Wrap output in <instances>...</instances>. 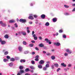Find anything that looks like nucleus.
Masks as SVG:
<instances>
[{
	"label": "nucleus",
	"mask_w": 75,
	"mask_h": 75,
	"mask_svg": "<svg viewBox=\"0 0 75 75\" xmlns=\"http://www.w3.org/2000/svg\"><path fill=\"white\" fill-rule=\"evenodd\" d=\"M19 21L20 22H22V23H26L27 20L25 19H21L19 20Z\"/></svg>",
	"instance_id": "f257e3e1"
},
{
	"label": "nucleus",
	"mask_w": 75,
	"mask_h": 75,
	"mask_svg": "<svg viewBox=\"0 0 75 75\" xmlns=\"http://www.w3.org/2000/svg\"><path fill=\"white\" fill-rule=\"evenodd\" d=\"M0 24L1 25L2 27H6V24L5 23H3L2 21H0Z\"/></svg>",
	"instance_id": "f03ea898"
},
{
	"label": "nucleus",
	"mask_w": 75,
	"mask_h": 75,
	"mask_svg": "<svg viewBox=\"0 0 75 75\" xmlns=\"http://www.w3.org/2000/svg\"><path fill=\"white\" fill-rule=\"evenodd\" d=\"M39 56L37 55L35 57V60L36 61H39Z\"/></svg>",
	"instance_id": "7ed1b4c3"
},
{
	"label": "nucleus",
	"mask_w": 75,
	"mask_h": 75,
	"mask_svg": "<svg viewBox=\"0 0 75 75\" xmlns=\"http://www.w3.org/2000/svg\"><path fill=\"white\" fill-rule=\"evenodd\" d=\"M30 16L28 17V18L29 19H31V20H33L34 19V18L33 17V15L32 14H30Z\"/></svg>",
	"instance_id": "20e7f679"
},
{
	"label": "nucleus",
	"mask_w": 75,
	"mask_h": 75,
	"mask_svg": "<svg viewBox=\"0 0 75 75\" xmlns=\"http://www.w3.org/2000/svg\"><path fill=\"white\" fill-rule=\"evenodd\" d=\"M54 45L57 46H59L61 45V44L59 42H55L54 43Z\"/></svg>",
	"instance_id": "39448f33"
},
{
	"label": "nucleus",
	"mask_w": 75,
	"mask_h": 75,
	"mask_svg": "<svg viewBox=\"0 0 75 75\" xmlns=\"http://www.w3.org/2000/svg\"><path fill=\"white\" fill-rule=\"evenodd\" d=\"M44 63V61L42 60H41L39 62V64L40 65H41V64H43Z\"/></svg>",
	"instance_id": "423d86ee"
},
{
	"label": "nucleus",
	"mask_w": 75,
	"mask_h": 75,
	"mask_svg": "<svg viewBox=\"0 0 75 75\" xmlns=\"http://www.w3.org/2000/svg\"><path fill=\"white\" fill-rule=\"evenodd\" d=\"M18 50H19V51L21 52L23 51V47H22L21 46H19L18 47Z\"/></svg>",
	"instance_id": "0eeeda50"
},
{
	"label": "nucleus",
	"mask_w": 75,
	"mask_h": 75,
	"mask_svg": "<svg viewBox=\"0 0 75 75\" xmlns=\"http://www.w3.org/2000/svg\"><path fill=\"white\" fill-rule=\"evenodd\" d=\"M41 17L42 19H44L45 18V15L44 14H42L41 15Z\"/></svg>",
	"instance_id": "6e6552de"
},
{
	"label": "nucleus",
	"mask_w": 75,
	"mask_h": 75,
	"mask_svg": "<svg viewBox=\"0 0 75 75\" xmlns=\"http://www.w3.org/2000/svg\"><path fill=\"white\" fill-rule=\"evenodd\" d=\"M53 21L54 22V23H55L57 21V18H54L53 19Z\"/></svg>",
	"instance_id": "1a4fd4ad"
},
{
	"label": "nucleus",
	"mask_w": 75,
	"mask_h": 75,
	"mask_svg": "<svg viewBox=\"0 0 75 75\" xmlns=\"http://www.w3.org/2000/svg\"><path fill=\"white\" fill-rule=\"evenodd\" d=\"M21 34H22V35H26V33H25V32L23 31H22L21 32Z\"/></svg>",
	"instance_id": "9d476101"
},
{
	"label": "nucleus",
	"mask_w": 75,
	"mask_h": 75,
	"mask_svg": "<svg viewBox=\"0 0 75 75\" xmlns=\"http://www.w3.org/2000/svg\"><path fill=\"white\" fill-rule=\"evenodd\" d=\"M3 61L4 62H8V60L6 59H3Z\"/></svg>",
	"instance_id": "9b49d317"
},
{
	"label": "nucleus",
	"mask_w": 75,
	"mask_h": 75,
	"mask_svg": "<svg viewBox=\"0 0 75 75\" xmlns=\"http://www.w3.org/2000/svg\"><path fill=\"white\" fill-rule=\"evenodd\" d=\"M14 22H15V20H10L9 21V23H13Z\"/></svg>",
	"instance_id": "f8f14e48"
},
{
	"label": "nucleus",
	"mask_w": 75,
	"mask_h": 75,
	"mask_svg": "<svg viewBox=\"0 0 75 75\" xmlns=\"http://www.w3.org/2000/svg\"><path fill=\"white\" fill-rule=\"evenodd\" d=\"M45 26H49V25H50V23L48 22H46L45 24Z\"/></svg>",
	"instance_id": "ddd939ff"
},
{
	"label": "nucleus",
	"mask_w": 75,
	"mask_h": 75,
	"mask_svg": "<svg viewBox=\"0 0 75 75\" xmlns=\"http://www.w3.org/2000/svg\"><path fill=\"white\" fill-rule=\"evenodd\" d=\"M8 65L9 67H13V63L11 62L9 63Z\"/></svg>",
	"instance_id": "4468645a"
},
{
	"label": "nucleus",
	"mask_w": 75,
	"mask_h": 75,
	"mask_svg": "<svg viewBox=\"0 0 75 75\" xmlns=\"http://www.w3.org/2000/svg\"><path fill=\"white\" fill-rule=\"evenodd\" d=\"M45 41H46L47 43H48V42H50V40H49L48 39V38L45 39Z\"/></svg>",
	"instance_id": "2eb2a0df"
},
{
	"label": "nucleus",
	"mask_w": 75,
	"mask_h": 75,
	"mask_svg": "<svg viewBox=\"0 0 75 75\" xmlns=\"http://www.w3.org/2000/svg\"><path fill=\"white\" fill-rule=\"evenodd\" d=\"M1 42L2 45H4V44H5L6 43V42H5V41H4L2 40Z\"/></svg>",
	"instance_id": "dca6fc26"
},
{
	"label": "nucleus",
	"mask_w": 75,
	"mask_h": 75,
	"mask_svg": "<svg viewBox=\"0 0 75 75\" xmlns=\"http://www.w3.org/2000/svg\"><path fill=\"white\" fill-rule=\"evenodd\" d=\"M51 58L52 60H54L55 59V57L54 56H52L51 57Z\"/></svg>",
	"instance_id": "f3484780"
},
{
	"label": "nucleus",
	"mask_w": 75,
	"mask_h": 75,
	"mask_svg": "<svg viewBox=\"0 0 75 75\" xmlns=\"http://www.w3.org/2000/svg\"><path fill=\"white\" fill-rule=\"evenodd\" d=\"M21 74L24 73V70H21L20 71H19Z\"/></svg>",
	"instance_id": "a211bd4d"
},
{
	"label": "nucleus",
	"mask_w": 75,
	"mask_h": 75,
	"mask_svg": "<svg viewBox=\"0 0 75 75\" xmlns=\"http://www.w3.org/2000/svg\"><path fill=\"white\" fill-rule=\"evenodd\" d=\"M55 66V67L56 68H58L59 67V65H58V64H55L54 65Z\"/></svg>",
	"instance_id": "6ab92c4d"
},
{
	"label": "nucleus",
	"mask_w": 75,
	"mask_h": 75,
	"mask_svg": "<svg viewBox=\"0 0 75 75\" xmlns=\"http://www.w3.org/2000/svg\"><path fill=\"white\" fill-rule=\"evenodd\" d=\"M39 46L40 47H44V46L43 44L41 43L39 45Z\"/></svg>",
	"instance_id": "aec40b11"
},
{
	"label": "nucleus",
	"mask_w": 75,
	"mask_h": 75,
	"mask_svg": "<svg viewBox=\"0 0 75 75\" xmlns=\"http://www.w3.org/2000/svg\"><path fill=\"white\" fill-rule=\"evenodd\" d=\"M29 51H25L24 52V54H28V53H29Z\"/></svg>",
	"instance_id": "412c9836"
},
{
	"label": "nucleus",
	"mask_w": 75,
	"mask_h": 75,
	"mask_svg": "<svg viewBox=\"0 0 75 75\" xmlns=\"http://www.w3.org/2000/svg\"><path fill=\"white\" fill-rule=\"evenodd\" d=\"M20 62L21 63L23 62H25V59H22L20 60Z\"/></svg>",
	"instance_id": "4be33fe9"
},
{
	"label": "nucleus",
	"mask_w": 75,
	"mask_h": 75,
	"mask_svg": "<svg viewBox=\"0 0 75 75\" xmlns=\"http://www.w3.org/2000/svg\"><path fill=\"white\" fill-rule=\"evenodd\" d=\"M38 68L40 69H41L42 68V67L40 65H38Z\"/></svg>",
	"instance_id": "5701e85b"
},
{
	"label": "nucleus",
	"mask_w": 75,
	"mask_h": 75,
	"mask_svg": "<svg viewBox=\"0 0 75 75\" xmlns=\"http://www.w3.org/2000/svg\"><path fill=\"white\" fill-rule=\"evenodd\" d=\"M11 61H15V59L14 58H11L10 59Z\"/></svg>",
	"instance_id": "b1692460"
},
{
	"label": "nucleus",
	"mask_w": 75,
	"mask_h": 75,
	"mask_svg": "<svg viewBox=\"0 0 75 75\" xmlns=\"http://www.w3.org/2000/svg\"><path fill=\"white\" fill-rule=\"evenodd\" d=\"M4 37L5 38H8V35H6L4 36Z\"/></svg>",
	"instance_id": "393cba45"
},
{
	"label": "nucleus",
	"mask_w": 75,
	"mask_h": 75,
	"mask_svg": "<svg viewBox=\"0 0 75 75\" xmlns=\"http://www.w3.org/2000/svg\"><path fill=\"white\" fill-rule=\"evenodd\" d=\"M64 7H65V8H69V6L68 5H64Z\"/></svg>",
	"instance_id": "a878e982"
},
{
	"label": "nucleus",
	"mask_w": 75,
	"mask_h": 75,
	"mask_svg": "<svg viewBox=\"0 0 75 75\" xmlns=\"http://www.w3.org/2000/svg\"><path fill=\"white\" fill-rule=\"evenodd\" d=\"M30 68H31V69H35V68H34V67L33 66H30Z\"/></svg>",
	"instance_id": "bb28decb"
},
{
	"label": "nucleus",
	"mask_w": 75,
	"mask_h": 75,
	"mask_svg": "<svg viewBox=\"0 0 75 75\" xmlns=\"http://www.w3.org/2000/svg\"><path fill=\"white\" fill-rule=\"evenodd\" d=\"M23 44L24 45H27V42H26L25 41H24L23 42Z\"/></svg>",
	"instance_id": "cd10ccee"
},
{
	"label": "nucleus",
	"mask_w": 75,
	"mask_h": 75,
	"mask_svg": "<svg viewBox=\"0 0 75 75\" xmlns=\"http://www.w3.org/2000/svg\"><path fill=\"white\" fill-rule=\"evenodd\" d=\"M8 54V52L7 51H6L4 52V55H7Z\"/></svg>",
	"instance_id": "c85d7f7f"
},
{
	"label": "nucleus",
	"mask_w": 75,
	"mask_h": 75,
	"mask_svg": "<svg viewBox=\"0 0 75 75\" xmlns=\"http://www.w3.org/2000/svg\"><path fill=\"white\" fill-rule=\"evenodd\" d=\"M64 55L65 57H67L68 55V54L67 53H65L64 54Z\"/></svg>",
	"instance_id": "c756f323"
},
{
	"label": "nucleus",
	"mask_w": 75,
	"mask_h": 75,
	"mask_svg": "<svg viewBox=\"0 0 75 75\" xmlns=\"http://www.w3.org/2000/svg\"><path fill=\"white\" fill-rule=\"evenodd\" d=\"M45 67L46 68H49V67H50V65L47 64H46Z\"/></svg>",
	"instance_id": "7c9ffc66"
},
{
	"label": "nucleus",
	"mask_w": 75,
	"mask_h": 75,
	"mask_svg": "<svg viewBox=\"0 0 75 75\" xmlns=\"http://www.w3.org/2000/svg\"><path fill=\"white\" fill-rule=\"evenodd\" d=\"M59 33H62V32H63V30H59Z\"/></svg>",
	"instance_id": "2f4dec72"
},
{
	"label": "nucleus",
	"mask_w": 75,
	"mask_h": 75,
	"mask_svg": "<svg viewBox=\"0 0 75 75\" xmlns=\"http://www.w3.org/2000/svg\"><path fill=\"white\" fill-rule=\"evenodd\" d=\"M33 45H33V44H29V46L30 47H33Z\"/></svg>",
	"instance_id": "473e14b6"
},
{
	"label": "nucleus",
	"mask_w": 75,
	"mask_h": 75,
	"mask_svg": "<svg viewBox=\"0 0 75 75\" xmlns=\"http://www.w3.org/2000/svg\"><path fill=\"white\" fill-rule=\"evenodd\" d=\"M25 71L26 72H28V71H29V68H26L25 69Z\"/></svg>",
	"instance_id": "72a5a7b5"
},
{
	"label": "nucleus",
	"mask_w": 75,
	"mask_h": 75,
	"mask_svg": "<svg viewBox=\"0 0 75 75\" xmlns=\"http://www.w3.org/2000/svg\"><path fill=\"white\" fill-rule=\"evenodd\" d=\"M63 37L64 38H67V36H66V35H63Z\"/></svg>",
	"instance_id": "f704fd0d"
},
{
	"label": "nucleus",
	"mask_w": 75,
	"mask_h": 75,
	"mask_svg": "<svg viewBox=\"0 0 75 75\" xmlns=\"http://www.w3.org/2000/svg\"><path fill=\"white\" fill-rule=\"evenodd\" d=\"M31 63H32V64L34 65V64H35V62H34V60H32L31 61Z\"/></svg>",
	"instance_id": "c9c22d12"
},
{
	"label": "nucleus",
	"mask_w": 75,
	"mask_h": 75,
	"mask_svg": "<svg viewBox=\"0 0 75 75\" xmlns=\"http://www.w3.org/2000/svg\"><path fill=\"white\" fill-rule=\"evenodd\" d=\"M19 69H21H21H23V67L21 66H20L19 67Z\"/></svg>",
	"instance_id": "e433bc0d"
},
{
	"label": "nucleus",
	"mask_w": 75,
	"mask_h": 75,
	"mask_svg": "<svg viewBox=\"0 0 75 75\" xmlns=\"http://www.w3.org/2000/svg\"><path fill=\"white\" fill-rule=\"evenodd\" d=\"M14 25L15 26V27L16 28H17L18 27V25H17V23H15Z\"/></svg>",
	"instance_id": "4c0bfd02"
},
{
	"label": "nucleus",
	"mask_w": 75,
	"mask_h": 75,
	"mask_svg": "<svg viewBox=\"0 0 75 75\" xmlns=\"http://www.w3.org/2000/svg\"><path fill=\"white\" fill-rule=\"evenodd\" d=\"M51 67L52 69H54V66L53 65H51Z\"/></svg>",
	"instance_id": "58836bf2"
},
{
	"label": "nucleus",
	"mask_w": 75,
	"mask_h": 75,
	"mask_svg": "<svg viewBox=\"0 0 75 75\" xmlns=\"http://www.w3.org/2000/svg\"><path fill=\"white\" fill-rule=\"evenodd\" d=\"M6 58L8 59H10V56H6Z\"/></svg>",
	"instance_id": "ea45409f"
},
{
	"label": "nucleus",
	"mask_w": 75,
	"mask_h": 75,
	"mask_svg": "<svg viewBox=\"0 0 75 75\" xmlns=\"http://www.w3.org/2000/svg\"><path fill=\"white\" fill-rule=\"evenodd\" d=\"M65 15H66V16H69V14L68 13H65Z\"/></svg>",
	"instance_id": "a19ab883"
},
{
	"label": "nucleus",
	"mask_w": 75,
	"mask_h": 75,
	"mask_svg": "<svg viewBox=\"0 0 75 75\" xmlns=\"http://www.w3.org/2000/svg\"><path fill=\"white\" fill-rule=\"evenodd\" d=\"M37 37H35V38H34V40H37Z\"/></svg>",
	"instance_id": "79ce46f5"
},
{
	"label": "nucleus",
	"mask_w": 75,
	"mask_h": 75,
	"mask_svg": "<svg viewBox=\"0 0 75 75\" xmlns=\"http://www.w3.org/2000/svg\"><path fill=\"white\" fill-rule=\"evenodd\" d=\"M47 67H44L43 68V69L44 70V71H46V70H47Z\"/></svg>",
	"instance_id": "37998d69"
},
{
	"label": "nucleus",
	"mask_w": 75,
	"mask_h": 75,
	"mask_svg": "<svg viewBox=\"0 0 75 75\" xmlns=\"http://www.w3.org/2000/svg\"><path fill=\"white\" fill-rule=\"evenodd\" d=\"M35 49L36 50H37V51H38V50H39V49H38V47H35Z\"/></svg>",
	"instance_id": "c03bdc74"
},
{
	"label": "nucleus",
	"mask_w": 75,
	"mask_h": 75,
	"mask_svg": "<svg viewBox=\"0 0 75 75\" xmlns=\"http://www.w3.org/2000/svg\"><path fill=\"white\" fill-rule=\"evenodd\" d=\"M58 34H59L58 33H56L55 34V35H56V36H57V35H58Z\"/></svg>",
	"instance_id": "a18cd8bd"
},
{
	"label": "nucleus",
	"mask_w": 75,
	"mask_h": 75,
	"mask_svg": "<svg viewBox=\"0 0 75 75\" xmlns=\"http://www.w3.org/2000/svg\"><path fill=\"white\" fill-rule=\"evenodd\" d=\"M69 54H71V53H72V51L70 50V51H69V52H68Z\"/></svg>",
	"instance_id": "49530a36"
},
{
	"label": "nucleus",
	"mask_w": 75,
	"mask_h": 75,
	"mask_svg": "<svg viewBox=\"0 0 75 75\" xmlns=\"http://www.w3.org/2000/svg\"><path fill=\"white\" fill-rule=\"evenodd\" d=\"M61 70V68H59L57 70V72H58V71H59V70Z\"/></svg>",
	"instance_id": "de8ad7c7"
},
{
	"label": "nucleus",
	"mask_w": 75,
	"mask_h": 75,
	"mask_svg": "<svg viewBox=\"0 0 75 75\" xmlns=\"http://www.w3.org/2000/svg\"><path fill=\"white\" fill-rule=\"evenodd\" d=\"M34 17H35V18H36L37 17V15H35L33 16Z\"/></svg>",
	"instance_id": "09e8293b"
},
{
	"label": "nucleus",
	"mask_w": 75,
	"mask_h": 75,
	"mask_svg": "<svg viewBox=\"0 0 75 75\" xmlns=\"http://www.w3.org/2000/svg\"><path fill=\"white\" fill-rule=\"evenodd\" d=\"M31 42H32V43H35V41L34 40H32L31 41Z\"/></svg>",
	"instance_id": "8fccbe9b"
},
{
	"label": "nucleus",
	"mask_w": 75,
	"mask_h": 75,
	"mask_svg": "<svg viewBox=\"0 0 75 75\" xmlns=\"http://www.w3.org/2000/svg\"><path fill=\"white\" fill-rule=\"evenodd\" d=\"M47 55H48V56H49V55H51V54L50 53H47L46 54Z\"/></svg>",
	"instance_id": "3c124183"
},
{
	"label": "nucleus",
	"mask_w": 75,
	"mask_h": 75,
	"mask_svg": "<svg viewBox=\"0 0 75 75\" xmlns=\"http://www.w3.org/2000/svg\"><path fill=\"white\" fill-rule=\"evenodd\" d=\"M39 40H42V37L41 36H40L39 37Z\"/></svg>",
	"instance_id": "603ef678"
},
{
	"label": "nucleus",
	"mask_w": 75,
	"mask_h": 75,
	"mask_svg": "<svg viewBox=\"0 0 75 75\" xmlns=\"http://www.w3.org/2000/svg\"><path fill=\"white\" fill-rule=\"evenodd\" d=\"M70 50L69 49H67L66 50V51L67 52H68Z\"/></svg>",
	"instance_id": "864d4df0"
},
{
	"label": "nucleus",
	"mask_w": 75,
	"mask_h": 75,
	"mask_svg": "<svg viewBox=\"0 0 75 75\" xmlns=\"http://www.w3.org/2000/svg\"><path fill=\"white\" fill-rule=\"evenodd\" d=\"M61 65L62 66H63V67H64V63H62L61 64Z\"/></svg>",
	"instance_id": "5fc2aeb1"
},
{
	"label": "nucleus",
	"mask_w": 75,
	"mask_h": 75,
	"mask_svg": "<svg viewBox=\"0 0 75 75\" xmlns=\"http://www.w3.org/2000/svg\"><path fill=\"white\" fill-rule=\"evenodd\" d=\"M61 65L62 66H63V67H64V63H62L61 64Z\"/></svg>",
	"instance_id": "6e6d98bb"
},
{
	"label": "nucleus",
	"mask_w": 75,
	"mask_h": 75,
	"mask_svg": "<svg viewBox=\"0 0 75 75\" xmlns=\"http://www.w3.org/2000/svg\"><path fill=\"white\" fill-rule=\"evenodd\" d=\"M71 66H72V64H69L68 65V67H71Z\"/></svg>",
	"instance_id": "4d7b16f0"
},
{
	"label": "nucleus",
	"mask_w": 75,
	"mask_h": 75,
	"mask_svg": "<svg viewBox=\"0 0 75 75\" xmlns=\"http://www.w3.org/2000/svg\"><path fill=\"white\" fill-rule=\"evenodd\" d=\"M35 36H36V35H35V34H34L33 35V37L34 38L36 37Z\"/></svg>",
	"instance_id": "13d9d810"
},
{
	"label": "nucleus",
	"mask_w": 75,
	"mask_h": 75,
	"mask_svg": "<svg viewBox=\"0 0 75 75\" xmlns=\"http://www.w3.org/2000/svg\"><path fill=\"white\" fill-rule=\"evenodd\" d=\"M21 74L19 72H18V73L17 74V75H21Z\"/></svg>",
	"instance_id": "bf43d9fd"
},
{
	"label": "nucleus",
	"mask_w": 75,
	"mask_h": 75,
	"mask_svg": "<svg viewBox=\"0 0 75 75\" xmlns=\"http://www.w3.org/2000/svg\"><path fill=\"white\" fill-rule=\"evenodd\" d=\"M34 31H32V35H34Z\"/></svg>",
	"instance_id": "052dcab7"
},
{
	"label": "nucleus",
	"mask_w": 75,
	"mask_h": 75,
	"mask_svg": "<svg viewBox=\"0 0 75 75\" xmlns=\"http://www.w3.org/2000/svg\"><path fill=\"white\" fill-rule=\"evenodd\" d=\"M44 48L45 50H47L48 49V48L47 47H44Z\"/></svg>",
	"instance_id": "680f3d73"
},
{
	"label": "nucleus",
	"mask_w": 75,
	"mask_h": 75,
	"mask_svg": "<svg viewBox=\"0 0 75 75\" xmlns=\"http://www.w3.org/2000/svg\"><path fill=\"white\" fill-rule=\"evenodd\" d=\"M27 32L28 33H30V32L29 30H27Z\"/></svg>",
	"instance_id": "e2e57ef3"
},
{
	"label": "nucleus",
	"mask_w": 75,
	"mask_h": 75,
	"mask_svg": "<svg viewBox=\"0 0 75 75\" xmlns=\"http://www.w3.org/2000/svg\"><path fill=\"white\" fill-rule=\"evenodd\" d=\"M72 11H75V8H74V9H73V10Z\"/></svg>",
	"instance_id": "0e129e2a"
},
{
	"label": "nucleus",
	"mask_w": 75,
	"mask_h": 75,
	"mask_svg": "<svg viewBox=\"0 0 75 75\" xmlns=\"http://www.w3.org/2000/svg\"><path fill=\"white\" fill-rule=\"evenodd\" d=\"M33 4H34L31 3L30 4L31 6H33Z\"/></svg>",
	"instance_id": "69168bd1"
},
{
	"label": "nucleus",
	"mask_w": 75,
	"mask_h": 75,
	"mask_svg": "<svg viewBox=\"0 0 75 75\" xmlns=\"http://www.w3.org/2000/svg\"><path fill=\"white\" fill-rule=\"evenodd\" d=\"M64 70L65 71H67V69H64Z\"/></svg>",
	"instance_id": "338daca9"
},
{
	"label": "nucleus",
	"mask_w": 75,
	"mask_h": 75,
	"mask_svg": "<svg viewBox=\"0 0 75 75\" xmlns=\"http://www.w3.org/2000/svg\"><path fill=\"white\" fill-rule=\"evenodd\" d=\"M48 43H49V44H51V43H52L51 42L49 41V42Z\"/></svg>",
	"instance_id": "774afa93"
}]
</instances>
